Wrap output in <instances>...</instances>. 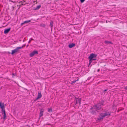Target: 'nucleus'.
I'll return each mask as SVG.
<instances>
[{"label": "nucleus", "instance_id": "29", "mask_svg": "<svg viewBox=\"0 0 127 127\" xmlns=\"http://www.w3.org/2000/svg\"><path fill=\"white\" fill-rule=\"evenodd\" d=\"M13 75H14V74H13Z\"/></svg>", "mask_w": 127, "mask_h": 127}, {"label": "nucleus", "instance_id": "19", "mask_svg": "<svg viewBox=\"0 0 127 127\" xmlns=\"http://www.w3.org/2000/svg\"><path fill=\"white\" fill-rule=\"evenodd\" d=\"M93 60L92 59H89V64H91L92 62V61H93Z\"/></svg>", "mask_w": 127, "mask_h": 127}, {"label": "nucleus", "instance_id": "3", "mask_svg": "<svg viewBox=\"0 0 127 127\" xmlns=\"http://www.w3.org/2000/svg\"><path fill=\"white\" fill-rule=\"evenodd\" d=\"M23 47H17L15 49L12 50L11 54H14V53L17 52L19 51V49L22 48Z\"/></svg>", "mask_w": 127, "mask_h": 127}, {"label": "nucleus", "instance_id": "1", "mask_svg": "<svg viewBox=\"0 0 127 127\" xmlns=\"http://www.w3.org/2000/svg\"><path fill=\"white\" fill-rule=\"evenodd\" d=\"M110 113L107 111H103L101 113L99 116V117L98 118V120H102L105 116L110 115Z\"/></svg>", "mask_w": 127, "mask_h": 127}, {"label": "nucleus", "instance_id": "7", "mask_svg": "<svg viewBox=\"0 0 127 127\" xmlns=\"http://www.w3.org/2000/svg\"><path fill=\"white\" fill-rule=\"evenodd\" d=\"M95 109L93 108V107L92 108H91L90 109V112L92 114H95Z\"/></svg>", "mask_w": 127, "mask_h": 127}, {"label": "nucleus", "instance_id": "21", "mask_svg": "<svg viewBox=\"0 0 127 127\" xmlns=\"http://www.w3.org/2000/svg\"><path fill=\"white\" fill-rule=\"evenodd\" d=\"M34 40L33 39H32V38H31V40H30L29 42V43H30L31 42V40Z\"/></svg>", "mask_w": 127, "mask_h": 127}, {"label": "nucleus", "instance_id": "17", "mask_svg": "<svg viewBox=\"0 0 127 127\" xmlns=\"http://www.w3.org/2000/svg\"><path fill=\"white\" fill-rule=\"evenodd\" d=\"M23 5H25L27 4V3L25 0H23Z\"/></svg>", "mask_w": 127, "mask_h": 127}, {"label": "nucleus", "instance_id": "5", "mask_svg": "<svg viewBox=\"0 0 127 127\" xmlns=\"http://www.w3.org/2000/svg\"><path fill=\"white\" fill-rule=\"evenodd\" d=\"M38 53V51H34L30 54V56L31 57L33 56L35 54H37Z\"/></svg>", "mask_w": 127, "mask_h": 127}, {"label": "nucleus", "instance_id": "30", "mask_svg": "<svg viewBox=\"0 0 127 127\" xmlns=\"http://www.w3.org/2000/svg\"><path fill=\"white\" fill-rule=\"evenodd\" d=\"M13 75H14V74H13Z\"/></svg>", "mask_w": 127, "mask_h": 127}, {"label": "nucleus", "instance_id": "20", "mask_svg": "<svg viewBox=\"0 0 127 127\" xmlns=\"http://www.w3.org/2000/svg\"><path fill=\"white\" fill-rule=\"evenodd\" d=\"M48 111L49 112H50L52 111V110L51 109H49L48 110Z\"/></svg>", "mask_w": 127, "mask_h": 127}, {"label": "nucleus", "instance_id": "11", "mask_svg": "<svg viewBox=\"0 0 127 127\" xmlns=\"http://www.w3.org/2000/svg\"><path fill=\"white\" fill-rule=\"evenodd\" d=\"M31 21V20H28V21H25L23 23H21V26H22L24 24H25V23H28L30 22Z\"/></svg>", "mask_w": 127, "mask_h": 127}, {"label": "nucleus", "instance_id": "14", "mask_svg": "<svg viewBox=\"0 0 127 127\" xmlns=\"http://www.w3.org/2000/svg\"><path fill=\"white\" fill-rule=\"evenodd\" d=\"M75 45V44L72 43L69 44L68 45V47L70 48H71L73 47Z\"/></svg>", "mask_w": 127, "mask_h": 127}, {"label": "nucleus", "instance_id": "16", "mask_svg": "<svg viewBox=\"0 0 127 127\" xmlns=\"http://www.w3.org/2000/svg\"><path fill=\"white\" fill-rule=\"evenodd\" d=\"M41 6L40 5H38L35 8V10H37L39 9L41 7Z\"/></svg>", "mask_w": 127, "mask_h": 127}, {"label": "nucleus", "instance_id": "12", "mask_svg": "<svg viewBox=\"0 0 127 127\" xmlns=\"http://www.w3.org/2000/svg\"><path fill=\"white\" fill-rule=\"evenodd\" d=\"M10 28L5 30L4 31V33L5 34L7 33L10 31Z\"/></svg>", "mask_w": 127, "mask_h": 127}, {"label": "nucleus", "instance_id": "18", "mask_svg": "<svg viewBox=\"0 0 127 127\" xmlns=\"http://www.w3.org/2000/svg\"><path fill=\"white\" fill-rule=\"evenodd\" d=\"M23 1H20L19 2V3H20V5H23Z\"/></svg>", "mask_w": 127, "mask_h": 127}, {"label": "nucleus", "instance_id": "25", "mask_svg": "<svg viewBox=\"0 0 127 127\" xmlns=\"http://www.w3.org/2000/svg\"><path fill=\"white\" fill-rule=\"evenodd\" d=\"M125 89L127 90V86L125 87Z\"/></svg>", "mask_w": 127, "mask_h": 127}, {"label": "nucleus", "instance_id": "8", "mask_svg": "<svg viewBox=\"0 0 127 127\" xmlns=\"http://www.w3.org/2000/svg\"><path fill=\"white\" fill-rule=\"evenodd\" d=\"M81 100L80 98H76V104L79 103V105L81 104Z\"/></svg>", "mask_w": 127, "mask_h": 127}, {"label": "nucleus", "instance_id": "13", "mask_svg": "<svg viewBox=\"0 0 127 127\" xmlns=\"http://www.w3.org/2000/svg\"><path fill=\"white\" fill-rule=\"evenodd\" d=\"M43 110L42 109H41L40 110V111L39 114V116L40 117L42 116L43 115Z\"/></svg>", "mask_w": 127, "mask_h": 127}, {"label": "nucleus", "instance_id": "6", "mask_svg": "<svg viewBox=\"0 0 127 127\" xmlns=\"http://www.w3.org/2000/svg\"><path fill=\"white\" fill-rule=\"evenodd\" d=\"M0 106L2 110V111H3L4 110H5L4 106L3 103H2L1 102H0Z\"/></svg>", "mask_w": 127, "mask_h": 127}, {"label": "nucleus", "instance_id": "27", "mask_svg": "<svg viewBox=\"0 0 127 127\" xmlns=\"http://www.w3.org/2000/svg\"><path fill=\"white\" fill-rule=\"evenodd\" d=\"M107 90H105L104 91V92H105L106 91H107Z\"/></svg>", "mask_w": 127, "mask_h": 127}, {"label": "nucleus", "instance_id": "22", "mask_svg": "<svg viewBox=\"0 0 127 127\" xmlns=\"http://www.w3.org/2000/svg\"><path fill=\"white\" fill-rule=\"evenodd\" d=\"M85 0H80V1L81 3H83L84 1Z\"/></svg>", "mask_w": 127, "mask_h": 127}, {"label": "nucleus", "instance_id": "15", "mask_svg": "<svg viewBox=\"0 0 127 127\" xmlns=\"http://www.w3.org/2000/svg\"><path fill=\"white\" fill-rule=\"evenodd\" d=\"M104 43L106 44H112V43L110 41H104Z\"/></svg>", "mask_w": 127, "mask_h": 127}, {"label": "nucleus", "instance_id": "28", "mask_svg": "<svg viewBox=\"0 0 127 127\" xmlns=\"http://www.w3.org/2000/svg\"><path fill=\"white\" fill-rule=\"evenodd\" d=\"M10 1L12 2H14L13 1H12V0H11Z\"/></svg>", "mask_w": 127, "mask_h": 127}, {"label": "nucleus", "instance_id": "9", "mask_svg": "<svg viewBox=\"0 0 127 127\" xmlns=\"http://www.w3.org/2000/svg\"><path fill=\"white\" fill-rule=\"evenodd\" d=\"M42 96V95L41 94V92H38V95L37 98H36V100H37L38 99L41 98Z\"/></svg>", "mask_w": 127, "mask_h": 127}, {"label": "nucleus", "instance_id": "4", "mask_svg": "<svg viewBox=\"0 0 127 127\" xmlns=\"http://www.w3.org/2000/svg\"><path fill=\"white\" fill-rule=\"evenodd\" d=\"M96 56V55L92 53L90 55V56L89 57V59H91L93 60H95L96 59L94 58H95Z\"/></svg>", "mask_w": 127, "mask_h": 127}, {"label": "nucleus", "instance_id": "10", "mask_svg": "<svg viewBox=\"0 0 127 127\" xmlns=\"http://www.w3.org/2000/svg\"><path fill=\"white\" fill-rule=\"evenodd\" d=\"M2 112H3V114L2 115L3 116V119L4 120H5L6 119V114L5 113V110H4L3 111H2Z\"/></svg>", "mask_w": 127, "mask_h": 127}, {"label": "nucleus", "instance_id": "26", "mask_svg": "<svg viewBox=\"0 0 127 127\" xmlns=\"http://www.w3.org/2000/svg\"><path fill=\"white\" fill-rule=\"evenodd\" d=\"M100 71V69H98L97 70V71L99 72Z\"/></svg>", "mask_w": 127, "mask_h": 127}, {"label": "nucleus", "instance_id": "2", "mask_svg": "<svg viewBox=\"0 0 127 127\" xmlns=\"http://www.w3.org/2000/svg\"><path fill=\"white\" fill-rule=\"evenodd\" d=\"M103 102H102L100 103H98L96 105H95L93 106V108L95 109L96 111L100 110L102 109L101 105H103Z\"/></svg>", "mask_w": 127, "mask_h": 127}, {"label": "nucleus", "instance_id": "24", "mask_svg": "<svg viewBox=\"0 0 127 127\" xmlns=\"http://www.w3.org/2000/svg\"><path fill=\"white\" fill-rule=\"evenodd\" d=\"M50 25L51 27H52L53 26L52 24L51 23H50Z\"/></svg>", "mask_w": 127, "mask_h": 127}, {"label": "nucleus", "instance_id": "23", "mask_svg": "<svg viewBox=\"0 0 127 127\" xmlns=\"http://www.w3.org/2000/svg\"><path fill=\"white\" fill-rule=\"evenodd\" d=\"M78 79H77L76 80V81H73V82H72V83H74L75 82H76V81H78Z\"/></svg>", "mask_w": 127, "mask_h": 127}]
</instances>
